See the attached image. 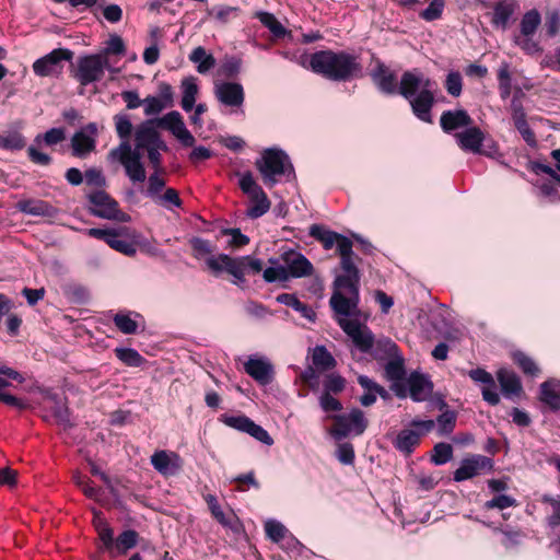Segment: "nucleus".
Returning <instances> with one entry per match:
<instances>
[{
    "label": "nucleus",
    "mask_w": 560,
    "mask_h": 560,
    "mask_svg": "<svg viewBox=\"0 0 560 560\" xmlns=\"http://www.w3.org/2000/svg\"><path fill=\"white\" fill-rule=\"evenodd\" d=\"M371 79L377 89L387 95L399 94L410 105L412 114L421 121L432 122V108L435 104V82L425 77L424 73L415 68L405 71L397 84V78L380 59L375 60Z\"/></svg>",
    "instance_id": "obj_1"
},
{
    "label": "nucleus",
    "mask_w": 560,
    "mask_h": 560,
    "mask_svg": "<svg viewBox=\"0 0 560 560\" xmlns=\"http://www.w3.org/2000/svg\"><path fill=\"white\" fill-rule=\"evenodd\" d=\"M167 151L166 142L158 129L152 128V121H142L135 129V149L129 142H121L109 152L108 159L112 163L122 165L127 175H145L141 162L142 155H145L153 171L152 175H163L162 153Z\"/></svg>",
    "instance_id": "obj_2"
},
{
    "label": "nucleus",
    "mask_w": 560,
    "mask_h": 560,
    "mask_svg": "<svg viewBox=\"0 0 560 560\" xmlns=\"http://www.w3.org/2000/svg\"><path fill=\"white\" fill-rule=\"evenodd\" d=\"M338 254L342 273L334 281L335 291L329 304L336 314L348 316L355 312L359 304L360 271L355 265L359 257L352 250V242L343 241Z\"/></svg>",
    "instance_id": "obj_3"
},
{
    "label": "nucleus",
    "mask_w": 560,
    "mask_h": 560,
    "mask_svg": "<svg viewBox=\"0 0 560 560\" xmlns=\"http://www.w3.org/2000/svg\"><path fill=\"white\" fill-rule=\"evenodd\" d=\"M310 68L326 79L339 82L362 75L359 57L347 51L319 50L311 55Z\"/></svg>",
    "instance_id": "obj_4"
},
{
    "label": "nucleus",
    "mask_w": 560,
    "mask_h": 560,
    "mask_svg": "<svg viewBox=\"0 0 560 560\" xmlns=\"http://www.w3.org/2000/svg\"><path fill=\"white\" fill-rule=\"evenodd\" d=\"M72 186L86 185L85 196L90 201V212L102 219L128 222L130 217L119 209L118 202L113 199L105 190L93 187L102 186L105 177H67Z\"/></svg>",
    "instance_id": "obj_5"
},
{
    "label": "nucleus",
    "mask_w": 560,
    "mask_h": 560,
    "mask_svg": "<svg viewBox=\"0 0 560 560\" xmlns=\"http://www.w3.org/2000/svg\"><path fill=\"white\" fill-rule=\"evenodd\" d=\"M238 186L247 197L246 217L258 219L269 211L271 202L254 177H241Z\"/></svg>",
    "instance_id": "obj_6"
},
{
    "label": "nucleus",
    "mask_w": 560,
    "mask_h": 560,
    "mask_svg": "<svg viewBox=\"0 0 560 560\" xmlns=\"http://www.w3.org/2000/svg\"><path fill=\"white\" fill-rule=\"evenodd\" d=\"M357 313L358 308L348 316L337 314V320L342 330L351 338L355 348L363 353H370L374 348V336L365 325L357 318H352Z\"/></svg>",
    "instance_id": "obj_7"
},
{
    "label": "nucleus",
    "mask_w": 560,
    "mask_h": 560,
    "mask_svg": "<svg viewBox=\"0 0 560 560\" xmlns=\"http://www.w3.org/2000/svg\"><path fill=\"white\" fill-rule=\"evenodd\" d=\"M256 165L261 175H294L290 156L279 148L265 149Z\"/></svg>",
    "instance_id": "obj_8"
},
{
    "label": "nucleus",
    "mask_w": 560,
    "mask_h": 560,
    "mask_svg": "<svg viewBox=\"0 0 560 560\" xmlns=\"http://www.w3.org/2000/svg\"><path fill=\"white\" fill-rule=\"evenodd\" d=\"M332 419L335 423L329 433L335 440H341L349 434L361 435L368 427L364 412L358 408L348 415L334 416Z\"/></svg>",
    "instance_id": "obj_9"
},
{
    "label": "nucleus",
    "mask_w": 560,
    "mask_h": 560,
    "mask_svg": "<svg viewBox=\"0 0 560 560\" xmlns=\"http://www.w3.org/2000/svg\"><path fill=\"white\" fill-rule=\"evenodd\" d=\"M107 59L100 54L85 55L78 59L73 78L83 86L100 81L104 75Z\"/></svg>",
    "instance_id": "obj_10"
},
{
    "label": "nucleus",
    "mask_w": 560,
    "mask_h": 560,
    "mask_svg": "<svg viewBox=\"0 0 560 560\" xmlns=\"http://www.w3.org/2000/svg\"><path fill=\"white\" fill-rule=\"evenodd\" d=\"M73 51L68 48H56L33 63V71L38 77L59 75L65 61H71Z\"/></svg>",
    "instance_id": "obj_11"
},
{
    "label": "nucleus",
    "mask_w": 560,
    "mask_h": 560,
    "mask_svg": "<svg viewBox=\"0 0 560 560\" xmlns=\"http://www.w3.org/2000/svg\"><path fill=\"white\" fill-rule=\"evenodd\" d=\"M152 121V128H162L170 131L184 147H192L195 138L191 132L186 128L182 115L176 112H170L163 117L155 119H147Z\"/></svg>",
    "instance_id": "obj_12"
},
{
    "label": "nucleus",
    "mask_w": 560,
    "mask_h": 560,
    "mask_svg": "<svg viewBox=\"0 0 560 560\" xmlns=\"http://www.w3.org/2000/svg\"><path fill=\"white\" fill-rule=\"evenodd\" d=\"M493 469V460L485 455L476 454L462 459L459 467L454 471V480L457 482L471 479Z\"/></svg>",
    "instance_id": "obj_13"
},
{
    "label": "nucleus",
    "mask_w": 560,
    "mask_h": 560,
    "mask_svg": "<svg viewBox=\"0 0 560 560\" xmlns=\"http://www.w3.org/2000/svg\"><path fill=\"white\" fill-rule=\"evenodd\" d=\"M207 266L213 272L226 271L235 278L234 283L240 284L245 281V262L244 256L232 258L226 254L210 256L207 259Z\"/></svg>",
    "instance_id": "obj_14"
},
{
    "label": "nucleus",
    "mask_w": 560,
    "mask_h": 560,
    "mask_svg": "<svg viewBox=\"0 0 560 560\" xmlns=\"http://www.w3.org/2000/svg\"><path fill=\"white\" fill-rule=\"evenodd\" d=\"M150 463L164 477L175 476L183 468V459L176 452L172 451H155L150 457Z\"/></svg>",
    "instance_id": "obj_15"
},
{
    "label": "nucleus",
    "mask_w": 560,
    "mask_h": 560,
    "mask_svg": "<svg viewBox=\"0 0 560 560\" xmlns=\"http://www.w3.org/2000/svg\"><path fill=\"white\" fill-rule=\"evenodd\" d=\"M224 423L235 430L248 433L250 436L268 446L273 444L270 434L246 416L226 417Z\"/></svg>",
    "instance_id": "obj_16"
},
{
    "label": "nucleus",
    "mask_w": 560,
    "mask_h": 560,
    "mask_svg": "<svg viewBox=\"0 0 560 560\" xmlns=\"http://www.w3.org/2000/svg\"><path fill=\"white\" fill-rule=\"evenodd\" d=\"M224 423L235 430L248 433L250 436L268 446L273 444L270 434L246 416L226 417Z\"/></svg>",
    "instance_id": "obj_17"
},
{
    "label": "nucleus",
    "mask_w": 560,
    "mask_h": 560,
    "mask_svg": "<svg viewBox=\"0 0 560 560\" xmlns=\"http://www.w3.org/2000/svg\"><path fill=\"white\" fill-rule=\"evenodd\" d=\"M281 258L283 266L287 268L288 279L307 277L314 271L312 262L299 252H285L282 254Z\"/></svg>",
    "instance_id": "obj_18"
},
{
    "label": "nucleus",
    "mask_w": 560,
    "mask_h": 560,
    "mask_svg": "<svg viewBox=\"0 0 560 560\" xmlns=\"http://www.w3.org/2000/svg\"><path fill=\"white\" fill-rule=\"evenodd\" d=\"M455 141L458 148L466 153H479L483 142L486 141L485 132L472 124L463 131L455 133Z\"/></svg>",
    "instance_id": "obj_19"
},
{
    "label": "nucleus",
    "mask_w": 560,
    "mask_h": 560,
    "mask_svg": "<svg viewBox=\"0 0 560 560\" xmlns=\"http://www.w3.org/2000/svg\"><path fill=\"white\" fill-rule=\"evenodd\" d=\"M214 95L221 104L230 107H241L245 100L244 89L236 82L215 83Z\"/></svg>",
    "instance_id": "obj_20"
},
{
    "label": "nucleus",
    "mask_w": 560,
    "mask_h": 560,
    "mask_svg": "<svg viewBox=\"0 0 560 560\" xmlns=\"http://www.w3.org/2000/svg\"><path fill=\"white\" fill-rule=\"evenodd\" d=\"M96 132V125L91 122L72 136L71 147L75 156L84 158L95 149Z\"/></svg>",
    "instance_id": "obj_21"
},
{
    "label": "nucleus",
    "mask_w": 560,
    "mask_h": 560,
    "mask_svg": "<svg viewBox=\"0 0 560 560\" xmlns=\"http://www.w3.org/2000/svg\"><path fill=\"white\" fill-rule=\"evenodd\" d=\"M245 372L261 385L272 381V364L265 358L249 357L244 363Z\"/></svg>",
    "instance_id": "obj_22"
},
{
    "label": "nucleus",
    "mask_w": 560,
    "mask_h": 560,
    "mask_svg": "<svg viewBox=\"0 0 560 560\" xmlns=\"http://www.w3.org/2000/svg\"><path fill=\"white\" fill-rule=\"evenodd\" d=\"M472 124V118L465 109L444 110L440 117V126L446 133L459 128H466Z\"/></svg>",
    "instance_id": "obj_23"
},
{
    "label": "nucleus",
    "mask_w": 560,
    "mask_h": 560,
    "mask_svg": "<svg viewBox=\"0 0 560 560\" xmlns=\"http://www.w3.org/2000/svg\"><path fill=\"white\" fill-rule=\"evenodd\" d=\"M308 234L316 241L320 242L326 250L331 249L336 245L337 252H339V246L340 244L343 243V241L351 242V240L348 238L347 236L339 234L335 231L327 230L319 224L311 225Z\"/></svg>",
    "instance_id": "obj_24"
},
{
    "label": "nucleus",
    "mask_w": 560,
    "mask_h": 560,
    "mask_svg": "<svg viewBox=\"0 0 560 560\" xmlns=\"http://www.w3.org/2000/svg\"><path fill=\"white\" fill-rule=\"evenodd\" d=\"M406 375L405 361L401 355L392 357L385 364V376L388 381L393 382V390L399 397H405L406 394L401 390L398 382L402 381Z\"/></svg>",
    "instance_id": "obj_25"
},
{
    "label": "nucleus",
    "mask_w": 560,
    "mask_h": 560,
    "mask_svg": "<svg viewBox=\"0 0 560 560\" xmlns=\"http://www.w3.org/2000/svg\"><path fill=\"white\" fill-rule=\"evenodd\" d=\"M409 395L415 401H424L432 392L431 382L422 374L412 372L407 378Z\"/></svg>",
    "instance_id": "obj_26"
},
{
    "label": "nucleus",
    "mask_w": 560,
    "mask_h": 560,
    "mask_svg": "<svg viewBox=\"0 0 560 560\" xmlns=\"http://www.w3.org/2000/svg\"><path fill=\"white\" fill-rule=\"evenodd\" d=\"M533 185L537 194L547 202L560 199V177H536Z\"/></svg>",
    "instance_id": "obj_27"
},
{
    "label": "nucleus",
    "mask_w": 560,
    "mask_h": 560,
    "mask_svg": "<svg viewBox=\"0 0 560 560\" xmlns=\"http://www.w3.org/2000/svg\"><path fill=\"white\" fill-rule=\"evenodd\" d=\"M540 400L551 409L560 408V381L548 380L540 385Z\"/></svg>",
    "instance_id": "obj_28"
},
{
    "label": "nucleus",
    "mask_w": 560,
    "mask_h": 560,
    "mask_svg": "<svg viewBox=\"0 0 560 560\" xmlns=\"http://www.w3.org/2000/svg\"><path fill=\"white\" fill-rule=\"evenodd\" d=\"M497 377L505 396L511 397L522 392V385L518 376L508 369H500Z\"/></svg>",
    "instance_id": "obj_29"
},
{
    "label": "nucleus",
    "mask_w": 560,
    "mask_h": 560,
    "mask_svg": "<svg viewBox=\"0 0 560 560\" xmlns=\"http://www.w3.org/2000/svg\"><path fill=\"white\" fill-rule=\"evenodd\" d=\"M127 232V228L115 229L110 238L107 240V245L124 255L133 256L137 253V248L132 242L125 238Z\"/></svg>",
    "instance_id": "obj_30"
},
{
    "label": "nucleus",
    "mask_w": 560,
    "mask_h": 560,
    "mask_svg": "<svg viewBox=\"0 0 560 560\" xmlns=\"http://www.w3.org/2000/svg\"><path fill=\"white\" fill-rule=\"evenodd\" d=\"M516 4L512 0L499 1L493 9L492 24L497 27L506 28L508 23L515 11Z\"/></svg>",
    "instance_id": "obj_31"
},
{
    "label": "nucleus",
    "mask_w": 560,
    "mask_h": 560,
    "mask_svg": "<svg viewBox=\"0 0 560 560\" xmlns=\"http://www.w3.org/2000/svg\"><path fill=\"white\" fill-rule=\"evenodd\" d=\"M277 301L283 305L292 307L299 312L302 317L313 322L315 319V312L308 305L301 302L294 294L281 293L277 296Z\"/></svg>",
    "instance_id": "obj_32"
},
{
    "label": "nucleus",
    "mask_w": 560,
    "mask_h": 560,
    "mask_svg": "<svg viewBox=\"0 0 560 560\" xmlns=\"http://www.w3.org/2000/svg\"><path fill=\"white\" fill-rule=\"evenodd\" d=\"M182 107L185 112H190L196 102L198 94L197 79L195 77H187L182 81Z\"/></svg>",
    "instance_id": "obj_33"
},
{
    "label": "nucleus",
    "mask_w": 560,
    "mask_h": 560,
    "mask_svg": "<svg viewBox=\"0 0 560 560\" xmlns=\"http://www.w3.org/2000/svg\"><path fill=\"white\" fill-rule=\"evenodd\" d=\"M189 60L197 65V71L201 74L207 73L215 66V58L207 54L201 46L196 47L189 55Z\"/></svg>",
    "instance_id": "obj_34"
},
{
    "label": "nucleus",
    "mask_w": 560,
    "mask_h": 560,
    "mask_svg": "<svg viewBox=\"0 0 560 560\" xmlns=\"http://www.w3.org/2000/svg\"><path fill=\"white\" fill-rule=\"evenodd\" d=\"M420 442V433L412 429L402 430L396 438L395 446L400 452L410 454Z\"/></svg>",
    "instance_id": "obj_35"
},
{
    "label": "nucleus",
    "mask_w": 560,
    "mask_h": 560,
    "mask_svg": "<svg viewBox=\"0 0 560 560\" xmlns=\"http://www.w3.org/2000/svg\"><path fill=\"white\" fill-rule=\"evenodd\" d=\"M313 364L320 371H327L335 366L336 361L334 357L323 346H317L312 354Z\"/></svg>",
    "instance_id": "obj_36"
},
{
    "label": "nucleus",
    "mask_w": 560,
    "mask_h": 560,
    "mask_svg": "<svg viewBox=\"0 0 560 560\" xmlns=\"http://www.w3.org/2000/svg\"><path fill=\"white\" fill-rule=\"evenodd\" d=\"M25 145V138L19 131L0 133V149L16 151L22 150Z\"/></svg>",
    "instance_id": "obj_37"
},
{
    "label": "nucleus",
    "mask_w": 560,
    "mask_h": 560,
    "mask_svg": "<svg viewBox=\"0 0 560 560\" xmlns=\"http://www.w3.org/2000/svg\"><path fill=\"white\" fill-rule=\"evenodd\" d=\"M256 18L272 33L273 36L280 38L287 34L284 26L276 19L272 13L257 12Z\"/></svg>",
    "instance_id": "obj_38"
},
{
    "label": "nucleus",
    "mask_w": 560,
    "mask_h": 560,
    "mask_svg": "<svg viewBox=\"0 0 560 560\" xmlns=\"http://www.w3.org/2000/svg\"><path fill=\"white\" fill-rule=\"evenodd\" d=\"M66 139V133L62 128H51L45 133H39L34 138V142L42 145L52 147Z\"/></svg>",
    "instance_id": "obj_39"
},
{
    "label": "nucleus",
    "mask_w": 560,
    "mask_h": 560,
    "mask_svg": "<svg viewBox=\"0 0 560 560\" xmlns=\"http://www.w3.org/2000/svg\"><path fill=\"white\" fill-rule=\"evenodd\" d=\"M116 357L127 366L138 368L144 362V358L132 348H116Z\"/></svg>",
    "instance_id": "obj_40"
},
{
    "label": "nucleus",
    "mask_w": 560,
    "mask_h": 560,
    "mask_svg": "<svg viewBox=\"0 0 560 560\" xmlns=\"http://www.w3.org/2000/svg\"><path fill=\"white\" fill-rule=\"evenodd\" d=\"M540 14L537 10H530L524 14L521 21V32L525 37L535 34L540 24Z\"/></svg>",
    "instance_id": "obj_41"
},
{
    "label": "nucleus",
    "mask_w": 560,
    "mask_h": 560,
    "mask_svg": "<svg viewBox=\"0 0 560 560\" xmlns=\"http://www.w3.org/2000/svg\"><path fill=\"white\" fill-rule=\"evenodd\" d=\"M189 243L195 258L207 260L208 257L213 256L214 246L209 241L200 237H194Z\"/></svg>",
    "instance_id": "obj_42"
},
{
    "label": "nucleus",
    "mask_w": 560,
    "mask_h": 560,
    "mask_svg": "<svg viewBox=\"0 0 560 560\" xmlns=\"http://www.w3.org/2000/svg\"><path fill=\"white\" fill-rule=\"evenodd\" d=\"M43 145L33 143L27 148L26 153L28 160L39 166H48L52 162V158L42 150Z\"/></svg>",
    "instance_id": "obj_43"
},
{
    "label": "nucleus",
    "mask_w": 560,
    "mask_h": 560,
    "mask_svg": "<svg viewBox=\"0 0 560 560\" xmlns=\"http://www.w3.org/2000/svg\"><path fill=\"white\" fill-rule=\"evenodd\" d=\"M117 136L122 142H129L132 133V124L127 114H117L114 116Z\"/></svg>",
    "instance_id": "obj_44"
},
{
    "label": "nucleus",
    "mask_w": 560,
    "mask_h": 560,
    "mask_svg": "<svg viewBox=\"0 0 560 560\" xmlns=\"http://www.w3.org/2000/svg\"><path fill=\"white\" fill-rule=\"evenodd\" d=\"M205 500L209 506V510L212 516L223 526L231 527L232 526V517L226 516L222 511L217 498L213 494H207Z\"/></svg>",
    "instance_id": "obj_45"
},
{
    "label": "nucleus",
    "mask_w": 560,
    "mask_h": 560,
    "mask_svg": "<svg viewBox=\"0 0 560 560\" xmlns=\"http://www.w3.org/2000/svg\"><path fill=\"white\" fill-rule=\"evenodd\" d=\"M512 358L525 374L536 376L539 373V369L535 361L524 352L515 351L513 352Z\"/></svg>",
    "instance_id": "obj_46"
},
{
    "label": "nucleus",
    "mask_w": 560,
    "mask_h": 560,
    "mask_svg": "<svg viewBox=\"0 0 560 560\" xmlns=\"http://www.w3.org/2000/svg\"><path fill=\"white\" fill-rule=\"evenodd\" d=\"M444 88L451 96L458 97L463 91L462 74L458 71L448 72L444 82Z\"/></svg>",
    "instance_id": "obj_47"
},
{
    "label": "nucleus",
    "mask_w": 560,
    "mask_h": 560,
    "mask_svg": "<svg viewBox=\"0 0 560 560\" xmlns=\"http://www.w3.org/2000/svg\"><path fill=\"white\" fill-rule=\"evenodd\" d=\"M265 532L267 537L275 542L281 541L288 534L285 526L275 520H268L265 523Z\"/></svg>",
    "instance_id": "obj_48"
},
{
    "label": "nucleus",
    "mask_w": 560,
    "mask_h": 560,
    "mask_svg": "<svg viewBox=\"0 0 560 560\" xmlns=\"http://www.w3.org/2000/svg\"><path fill=\"white\" fill-rule=\"evenodd\" d=\"M456 415L454 411H445L436 419L438 430L440 435L450 434L455 427Z\"/></svg>",
    "instance_id": "obj_49"
},
{
    "label": "nucleus",
    "mask_w": 560,
    "mask_h": 560,
    "mask_svg": "<svg viewBox=\"0 0 560 560\" xmlns=\"http://www.w3.org/2000/svg\"><path fill=\"white\" fill-rule=\"evenodd\" d=\"M453 447L447 443H438L433 448L432 462L435 465H443L452 459Z\"/></svg>",
    "instance_id": "obj_50"
},
{
    "label": "nucleus",
    "mask_w": 560,
    "mask_h": 560,
    "mask_svg": "<svg viewBox=\"0 0 560 560\" xmlns=\"http://www.w3.org/2000/svg\"><path fill=\"white\" fill-rule=\"evenodd\" d=\"M114 323L116 327L126 335L135 334L138 328L137 322L132 319L129 314H116L114 317Z\"/></svg>",
    "instance_id": "obj_51"
},
{
    "label": "nucleus",
    "mask_w": 560,
    "mask_h": 560,
    "mask_svg": "<svg viewBox=\"0 0 560 560\" xmlns=\"http://www.w3.org/2000/svg\"><path fill=\"white\" fill-rule=\"evenodd\" d=\"M155 202L168 210L173 209V207L179 208L182 206L178 192L174 188H166Z\"/></svg>",
    "instance_id": "obj_52"
},
{
    "label": "nucleus",
    "mask_w": 560,
    "mask_h": 560,
    "mask_svg": "<svg viewBox=\"0 0 560 560\" xmlns=\"http://www.w3.org/2000/svg\"><path fill=\"white\" fill-rule=\"evenodd\" d=\"M374 357L377 359L382 358V355L380 354L381 352L388 358L398 355L397 345L388 338L378 340L376 345L374 343Z\"/></svg>",
    "instance_id": "obj_53"
},
{
    "label": "nucleus",
    "mask_w": 560,
    "mask_h": 560,
    "mask_svg": "<svg viewBox=\"0 0 560 560\" xmlns=\"http://www.w3.org/2000/svg\"><path fill=\"white\" fill-rule=\"evenodd\" d=\"M264 280L266 282H284L288 281L287 268L281 265L277 267H268L262 272Z\"/></svg>",
    "instance_id": "obj_54"
},
{
    "label": "nucleus",
    "mask_w": 560,
    "mask_h": 560,
    "mask_svg": "<svg viewBox=\"0 0 560 560\" xmlns=\"http://www.w3.org/2000/svg\"><path fill=\"white\" fill-rule=\"evenodd\" d=\"M444 4V0H432L420 16L428 22L434 21L442 15Z\"/></svg>",
    "instance_id": "obj_55"
},
{
    "label": "nucleus",
    "mask_w": 560,
    "mask_h": 560,
    "mask_svg": "<svg viewBox=\"0 0 560 560\" xmlns=\"http://www.w3.org/2000/svg\"><path fill=\"white\" fill-rule=\"evenodd\" d=\"M19 209L27 214L44 215L47 213L48 205L44 201H22Z\"/></svg>",
    "instance_id": "obj_56"
},
{
    "label": "nucleus",
    "mask_w": 560,
    "mask_h": 560,
    "mask_svg": "<svg viewBox=\"0 0 560 560\" xmlns=\"http://www.w3.org/2000/svg\"><path fill=\"white\" fill-rule=\"evenodd\" d=\"M336 457L343 465H352L355 457L353 445L348 442L338 444Z\"/></svg>",
    "instance_id": "obj_57"
},
{
    "label": "nucleus",
    "mask_w": 560,
    "mask_h": 560,
    "mask_svg": "<svg viewBox=\"0 0 560 560\" xmlns=\"http://www.w3.org/2000/svg\"><path fill=\"white\" fill-rule=\"evenodd\" d=\"M144 114L147 116H154L160 114L163 109L167 108L163 100L158 96H148L143 100Z\"/></svg>",
    "instance_id": "obj_58"
},
{
    "label": "nucleus",
    "mask_w": 560,
    "mask_h": 560,
    "mask_svg": "<svg viewBox=\"0 0 560 560\" xmlns=\"http://www.w3.org/2000/svg\"><path fill=\"white\" fill-rule=\"evenodd\" d=\"M9 385L10 383L8 381L0 377V401L8 406L16 407L19 409L24 408L25 404L21 399L3 392Z\"/></svg>",
    "instance_id": "obj_59"
},
{
    "label": "nucleus",
    "mask_w": 560,
    "mask_h": 560,
    "mask_svg": "<svg viewBox=\"0 0 560 560\" xmlns=\"http://www.w3.org/2000/svg\"><path fill=\"white\" fill-rule=\"evenodd\" d=\"M515 505H516V500L506 494L497 495L493 499H491L485 503V508L488 510H490V509L504 510L506 508L515 506Z\"/></svg>",
    "instance_id": "obj_60"
},
{
    "label": "nucleus",
    "mask_w": 560,
    "mask_h": 560,
    "mask_svg": "<svg viewBox=\"0 0 560 560\" xmlns=\"http://www.w3.org/2000/svg\"><path fill=\"white\" fill-rule=\"evenodd\" d=\"M345 385H346V382L341 376L336 375V374H330L325 380V383H324L325 392L324 393L338 394L343 390Z\"/></svg>",
    "instance_id": "obj_61"
},
{
    "label": "nucleus",
    "mask_w": 560,
    "mask_h": 560,
    "mask_svg": "<svg viewBox=\"0 0 560 560\" xmlns=\"http://www.w3.org/2000/svg\"><path fill=\"white\" fill-rule=\"evenodd\" d=\"M125 50L126 46L122 38L117 34L110 35L106 43L105 54L122 55L125 54Z\"/></svg>",
    "instance_id": "obj_62"
},
{
    "label": "nucleus",
    "mask_w": 560,
    "mask_h": 560,
    "mask_svg": "<svg viewBox=\"0 0 560 560\" xmlns=\"http://www.w3.org/2000/svg\"><path fill=\"white\" fill-rule=\"evenodd\" d=\"M51 412L56 421L60 424L67 425L70 422L68 408L58 400L52 401V406L50 407Z\"/></svg>",
    "instance_id": "obj_63"
},
{
    "label": "nucleus",
    "mask_w": 560,
    "mask_h": 560,
    "mask_svg": "<svg viewBox=\"0 0 560 560\" xmlns=\"http://www.w3.org/2000/svg\"><path fill=\"white\" fill-rule=\"evenodd\" d=\"M138 534L135 530H125L117 538V548H122L124 551L136 546Z\"/></svg>",
    "instance_id": "obj_64"
}]
</instances>
